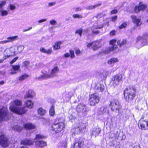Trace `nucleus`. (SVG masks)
<instances>
[{
    "instance_id": "nucleus-1",
    "label": "nucleus",
    "mask_w": 148,
    "mask_h": 148,
    "mask_svg": "<svg viewBox=\"0 0 148 148\" xmlns=\"http://www.w3.org/2000/svg\"><path fill=\"white\" fill-rule=\"evenodd\" d=\"M22 104L21 101L15 100L10 104V110L12 112L19 114L25 113L27 110L26 107L18 108L17 106H20Z\"/></svg>"
},
{
    "instance_id": "nucleus-2",
    "label": "nucleus",
    "mask_w": 148,
    "mask_h": 148,
    "mask_svg": "<svg viewBox=\"0 0 148 148\" xmlns=\"http://www.w3.org/2000/svg\"><path fill=\"white\" fill-rule=\"evenodd\" d=\"M136 89L134 86H130L126 88L124 92L126 101L128 102H131L136 96Z\"/></svg>"
},
{
    "instance_id": "nucleus-3",
    "label": "nucleus",
    "mask_w": 148,
    "mask_h": 148,
    "mask_svg": "<svg viewBox=\"0 0 148 148\" xmlns=\"http://www.w3.org/2000/svg\"><path fill=\"white\" fill-rule=\"evenodd\" d=\"M64 120L62 118H57L52 126V127L56 133L61 132L65 127Z\"/></svg>"
},
{
    "instance_id": "nucleus-4",
    "label": "nucleus",
    "mask_w": 148,
    "mask_h": 148,
    "mask_svg": "<svg viewBox=\"0 0 148 148\" xmlns=\"http://www.w3.org/2000/svg\"><path fill=\"white\" fill-rule=\"evenodd\" d=\"M109 106L112 111L118 113V115L121 114L120 111L122 108V106L117 99H114L110 101Z\"/></svg>"
},
{
    "instance_id": "nucleus-5",
    "label": "nucleus",
    "mask_w": 148,
    "mask_h": 148,
    "mask_svg": "<svg viewBox=\"0 0 148 148\" xmlns=\"http://www.w3.org/2000/svg\"><path fill=\"white\" fill-rule=\"evenodd\" d=\"M44 136L40 134H37L36 135L35 138L34 140L35 142V145L36 146L42 148L46 146L47 145V143L43 140H39L40 139H43Z\"/></svg>"
},
{
    "instance_id": "nucleus-6",
    "label": "nucleus",
    "mask_w": 148,
    "mask_h": 148,
    "mask_svg": "<svg viewBox=\"0 0 148 148\" xmlns=\"http://www.w3.org/2000/svg\"><path fill=\"white\" fill-rule=\"evenodd\" d=\"M10 143L7 137L4 134H0V145L3 148L8 147Z\"/></svg>"
},
{
    "instance_id": "nucleus-7",
    "label": "nucleus",
    "mask_w": 148,
    "mask_h": 148,
    "mask_svg": "<svg viewBox=\"0 0 148 148\" xmlns=\"http://www.w3.org/2000/svg\"><path fill=\"white\" fill-rule=\"evenodd\" d=\"M112 84L114 87L118 86L123 81V75L121 74H116L112 79Z\"/></svg>"
},
{
    "instance_id": "nucleus-8",
    "label": "nucleus",
    "mask_w": 148,
    "mask_h": 148,
    "mask_svg": "<svg viewBox=\"0 0 148 148\" xmlns=\"http://www.w3.org/2000/svg\"><path fill=\"white\" fill-rule=\"evenodd\" d=\"M116 42V40L115 39L110 40V44L111 46L108 47L107 49L103 51V53L106 54H108L111 51L116 49L117 48V46L115 45Z\"/></svg>"
},
{
    "instance_id": "nucleus-9",
    "label": "nucleus",
    "mask_w": 148,
    "mask_h": 148,
    "mask_svg": "<svg viewBox=\"0 0 148 148\" xmlns=\"http://www.w3.org/2000/svg\"><path fill=\"white\" fill-rule=\"evenodd\" d=\"M89 100L90 105L94 106L99 102V97L96 94H94L91 95Z\"/></svg>"
},
{
    "instance_id": "nucleus-10",
    "label": "nucleus",
    "mask_w": 148,
    "mask_h": 148,
    "mask_svg": "<svg viewBox=\"0 0 148 148\" xmlns=\"http://www.w3.org/2000/svg\"><path fill=\"white\" fill-rule=\"evenodd\" d=\"M138 124L139 127L141 129H148V121H146L143 119H141L139 120Z\"/></svg>"
},
{
    "instance_id": "nucleus-11",
    "label": "nucleus",
    "mask_w": 148,
    "mask_h": 148,
    "mask_svg": "<svg viewBox=\"0 0 148 148\" xmlns=\"http://www.w3.org/2000/svg\"><path fill=\"white\" fill-rule=\"evenodd\" d=\"M147 8V5H146L143 4V2H140L138 5L135 7L134 11L136 13H138L140 11L144 10Z\"/></svg>"
},
{
    "instance_id": "nucleus-12",
    "label": "nucleus",
    "mask_w": 148,
    "mask_h": 148,
    "mask_svg": "<svg viewBox=\"0 0 148 148\" xmlns=\"http://www.w3.org/2000/svg\"><path fill=\"white\" fill-rule=\"evenodd\" d=\"M84 140L83 138H80L79 140H76L75 142L74 148H81L84 145Z\"/></svg>"
},
{
    "instance_id": "nucleus-13",
    "label": "nucleus",
    "mask_w": 148,
    "mask_h": 148,
    "mask_svg": "<svg viewBox=\"0 0 148 148\" xmlns=\"http://www.w3.org/2000/svg\"><path fill=\"white\" fill-rule=\"evenodd\" d=\"M6 121V108L3 107L0 109V121Z\"/></svg>"
},
{
    "instance_id": "nucleus-14",
    "label": "nucleus",
    "mask_w": 148,
    "mask_h": 148,
    "mask_svg": "<svg viewBox=\"0 0 148 148\" xmlns=\"http://www.w3.org/2000/svg\"><path fill=\"white\" fill-rule=\"evenodd\" d=\"M34 141L30 139H25L22 140L21 144L22 145L30 146L33 144Z\"/></svg>"
},
{
    "instance_id": "nucleus-15",
    "label": "nucleus",
    "mask_w": 148,
    "mask_h": 148,
    "mask_svg": "<svg viewBox=\"0 0 148 148\" xmlns=\"http://www.w3.org/2000/svg\"><path fill=\"white\" fill-rule=\"evenodd\" d=\"M98 113L100 115L104 114H108L109 111L107 106L101 107L98 111Z\"/></svg>"
},
{
    "instance_id": "nucleus-16",
    "label": "nucleus",
    "mask_w": 148,
    "mask_h": 148,
    "mask_svg": "<svg viewBox=\"0 0 148 148\" xmlns=\"http://www.w3.org/2000/svg\"><path fill=\"white\" fill-rule=\"evenodd\" d=\"M17 37L18 36H17L8 37L7 38V40L0 41V44H3L12 42L16 40Z\"/></svg>"
},
{
    "instance_id": "nucleus-17",
    "label": "nucleus",
    "mask_w": 148,
    "mask_h": 148,
    "mask_svg": "<svg viewBox=\"0 0 148 148\" xmlns=\"http://www.w3.org/2000/svg\"><path fill=\"white\" fill-rule=\"evenodd\" d=\"M103 25L97 26L96 24L94 25L92 27V32L93 34H99L100 32L99 30L97 29H101L103 27Z\"/></svg>"
},
{
    "instance_id": "nucleus-18",
    "label": "nucleus",
    "mask_w": 148,
    "mask_h": 148,
    "mask_svg": "<svg viewBox=\"0 0 148 148\" xmlns=\"http://www.w3.org/2000/svg\"><path fill=\"white\" fill-rule=\"evenodd\" d=\"M146 40L147 38L145 37L144 36H143L142 37L138 36L137 38L136 42H138L139 41H140V42H142L141 46L143 47L146 44Z\"/></svg>"
},
{
    "instance_id": "nucleus-19",
    "label": "nucleus",
    "mask_w": 148,
    "mask_h": 148,
    "mask_svg": "<svg viewBox=\"0 0 148 148\" xmlns=\"http://www.w3.org/2000/svg\"><path fill=\"white\" fill-rule=\"evenodd\" d=\"M101 131L99 128H94L91 130V134L95 137L98 135Z\"/></svg>"
},
{
    "instance_id": "nucleus-20",
    "label": "nucleus",
    "mask_w": 148,
    "mask_h": 148,
    "mask_svg": "<svg viewBox=\"0 0 148 148\" xmlns=\"http://www.w3.org/2000/svg\"><path fill=\"white\" fill-rule=\"evenodd\" d=\"M131 18L133 22L136 24L137 26H140L141 24L140 22V19H138L135 16H132Z\"/></svg>"
},
{
    "instance_id": "nucleus-21",
    "label": "nucleus",
    "mask_w": 148,
    "mask_h": 148,
    "mask_svg": "<svg viewBox=\"0 0 148 148\" xmlns=\"http://www.w3.org/2000/svg\"><path fill=\"white\" fill-rule=\"evenodd\" d=\"M42 75L38 77V79H41L45 78H47L48 77H51L50 73L49 74L47 71H42Z\"/></svg>"
},
{
    "instance_id": "nucleus-22",
    "label": "nucleus",
    "mask_w": 148,
    "mask_h": 148,
    "mask_svg": "<svg viewBox=\"0 0 148 148\" xmlns=\"http://www.w3.org/2000/svg\"><path fill=\"white\" fill-rule=\"evenodd\" d=\"M86 106L83 104H79L77 107V110L78 112H84L86 111Z\"/></svg>"
},
{
    "instance_id": "nucleus-23",
    "label": "nucleus",
    "mask_w": 148,
    "mask_h": 148,
    "mask_svg": "<svg viewBox=\"0 0 148 148\" xmlns=\"http://www.w3.org/2000/svg\"><path fill=\"white\" fill-rule=\"evenodd\" d=\"M93 43L92 48L93 50L94 51L100 48L101 46L99 41H94L93 42Z\"/></svg>"
},
{
    "instance_id": "nucleus-24",
    "label": "nucleus",
    "mask_w": 148,
    "mask_h": 148,
    "mask_svg": "<svg viewBox=\"0 0 148 148\" xmlns=\"http://www.w3.org/2000/svg\"><path fill=\"white\" fill-rule=\"evenodd\" d=\"M23 126L24 128L27 129H34L35 127V125L30 123H27L24 125Z\"/></svg>"
},
{
    "instance_id": "nucleus-25",
    "label": "nucleus",
    "mask_w": 148,
    "mask_h": 148,
    "mask_svg": "<svg viewBox=\"0 0 148 148\" xmlns=\"http://www.w3.org/2000/svg\"><path fill=\"white\" fill-rule=\"evenodd\" d=\"M35 95V93L33 91L31 90H29L27 93L26 95L25 96L24 98L26 99L29 98H32Z\"/></svg>"
},
{
    "instance_id": "nucleus-26",
    "label": "nucleus",
    "mask_w": 148,
    "mask_h": 148,
    "mask_svg": "<svg viewBox=\"0 0 148 148\" xmlns=\"http://www.w3.org/2000/svg\"><path fill=\"white\" fill-rule=\"evenodd\" d=\"M108 74V72L106 70H105L100 73V76L101 77L102 79H104L106 78Z\"/></svg>"
},
{
    "instance_id": "nucleus-27",
    "label": "nucleus",
    "mask_w": 148,
    "mask_h": 148,
    "mask_svg": "<svg viewBox=\"0 0 148 148\" xmlns=\"http://www.w3.org/2000/svg\"><path fill=\"white\" fill-rule=\"evenodd\" d=\"M59 71V69L57 67H55L52 69L51 72L50 73V76L51 77L56 76V74Z\"/></svg>"
},
{
    "instance_id": "nucleus-28",
    "label": "nucleus",
    "mask_w": 148,
    "mask_h": 148,
    "mask_svg": "<svg viewBox=\"0 0 148 148\" xmlns=\"http://www.w3.org/2000/svg\"><path fill=\"white\" fill-rule=\"evenodd\" d=\"M40 50L41 52L46 53L47 54H50L52 52V49L51 48L48 49H45L44 48L41 47L40 49Z\"/></svg>"
},
{
    "instance_id": "nucleus-29",
    "label": "nucleus",
    "mask_w": 148,
    "mask_h": 148,
    "mask_svg": "<svg viewBox=\"0 0 148 148\" xmlns=\"http://www.w3.org/2000/svg\"><path fill=\"white\" fill-rule=\"evenodd\" d=\"M101 5V3H98L94 5H91L86 8V9L87 10H92L98 7Z\"/></svg>"
},
{
    "instance_id": "nucleus-30",
    "label": "nucleus",
    "mask_w": 148,
    "mask_h": 148,
    "mask_svg": "<svg viewBox=\"0 0 148 148\" xmlns=\"http://www.w3.org/2000/svg\"><path fill=\"white\" fill-rule=\"evenodd\" d=\"M38 112L39 114L43 116L46 114V111L44 109L42 108H40L38 109Z\"/></svg>"
},
{
    "instance_id": "nucleus-31",
    "label": "nucleus",
    "mask_w": 148,
    "mask_h": 148,
    "mask_svg": "<svg viewBox=\"0 0 148 148\" xmlns=\"http://www.w3.org/2000/svg\"><path fill=\"white\" fill-rule=\"evenodd\" d=\"M127 41L126 40L123 39L117 41V44L120 47L123 46L126 43Z\"/></svg>"
},
{
    "instance_id": "nucleus-32",
    "label": "nucleus",
    "mask_w": 148,
    "mask_h": 148,
    "mask_svg": "<svg viewBox=\"0 0 148 148\" xmlns=\"http://www.w3.org/2000/svg\"><path fill=\"white\" fill-rule=\"evenodd\" d=\"M26 106L29 108H31L33 107V103L30 100H28L25 102Z\"/></svg>"
},
{
    "instance_id": "nucleus-33",
    "label": "nucleus",
    "mask_w": 148,
    "mask_h": 148,
    "mask_svg": "<svg viewBox=\"0 0 148 148\" xmlns=\"http://www.w3.org/2000/svg\"><path fill=\"white\" fill-rule=\"evenodd\" d=\"M119 61L118 59L116 58H112L110 59L108 61V64H114Z\"/></svg>"
},
{
    "instance_id": "nucleus-34",
    "label": "nucleus",
    "mask_w": 148,
    "mask_h": 148,
    "mask_svg": "<svg viewBox=\"0 0 148 148\" xmlns=\"http://www.w3.org/2000/svg\"><path fill=\"white\" fill-rule=\"evenodd\" d=\"M104 88V86L101 84H98L97 86V90H99L100 91L102 92Z\"/></svg>"
},
{
    "instance_id": "nucleus-35",
    "label": "nucleus",
    "mask_w": 148,
    "mask_h": 148,
    "mask_svg": "<svg viewBox=\"0 0 148 148\" xmlns=\"http://www.w3.org/2000/svg\"><path fill=\"white\" fill-rule=\"evenodd\" d=\"M61 42L59 41L56 42L54 45H53V49L55 50H57L60 48V45Z\"/></svg>"
},
{
    "instance_id": "nucleus-36",
    "label": "nucleus",
    "mask_w": 148,
    "mask_h": 148,
    "mask_svg": "<svg viewBox=\"0 0 148 148\" xmlns=\"http://www.w3.org/2000/svg\"><path fill=\"white\" fill-rule=\"evenodd\" d=\"M16 49L15 47H11L9 49H8V52H10L11 53L12 56L14 55L15 53Z\"/></svg>"
},
{
    "instance_id": "nucleus-37",
    "label": "nucleus",
    "mask_w": 148,
    "mask_h": 148,
    "mask_svg": "<svg viewBox=\"0 0 148 148\" xmlns=\"http://www.w3.org/2000/svg\"><path fill=\"white\" fill-rule=\"evenodd\" d=\"M86 123H82L80 124L79 126L80 131L82 132L83 130H85L86 129Z\"/></svg>"
},
{
    "instance_id": "nucleus-38",
    "label": "nucleus",
    "mask_w": 148,
    "mask_h": 148,
    "mask_svg": "<svg viewBox=\"0 0 148 148\" xmlns=\"http://www.w3.org/2000/svg\"><path fill=\"white\" fill-rule=\"evenodd\" d=\"M49 114L51 116H53L55 114V110L54 106L53 105L49 110Z\"/></svg>"
},
{
    "instance_id": "nucleus-39",
    "label": "nucleus",
    "mask_w": 148,
    "mask_h": 148,
    "mask_svg": "<svg viewBox=\"0 0 148 148\" xmlns=\"http://www.w3.org/2000/svg\"><path fill=\"white\" fill-rule=\"evenodd\" d=\"M8 49H6L5 50V58L4 59H6L10 56H12L11 53H10V52H8Z\"/></svg>"
},
{
    "instance_id": "nucleus-40",
    "label": "nucleus",
    "mask_w": 148,
    "mask_h": 148,
    "mask_svg": "<svg viewBox=\"0 0 148 148\" xmlns=\"http://www.w3.org/2000/svg\"><path fill=\"white\" fill-rule=\"evenodd\" d=\"M72 131L73 132L74 131V133L75 134H78L81 132H82V131H80L79 127L72 129Z\"/></svg>"
},
{
    "instance_id": "nucleus-41",
    "label": "nucleus",
    "mask_w": 148,
    "mask_h": 148,
    "mask_svg": "<svg viewBox=\"0 0 148 148\" xmlns=\"http://www.w3.org/2000/svg\"><path fill=\"white\" fill-rule=\"evenodd\" d=\"M28 76V75L26 74L23 75L20 77H19V80L20 81L23 80H24L25 78H27Z\"/></svg>"
},
{
    "instance_id": "nucleus-42",
    "label": "nucleus",
    "mask_w": 148,
    "mask_h": 148,
    "mask_svg": "<svg viewBox=\"0 0 148 148\" xmlns=\"http://www.w3.org/2000/svg\"><path fill=\"white\" fill-rule=\"evenodd\" d=\"M13 129L17 131H21L22 129V128L18 125H16L13 127Z\"/></svg>"
},
{
    "instance_id": "nucleus-43",
    "label": "nucleus",
    "mask_w": 148,
    "mask_h": 148,
    "mask_svg": "<svg viewBox=\"0 0 148 148\" xmlns=\"http://www.w3.org/2000/svg\"><path fill=\"white\" fill-rule=\"evenodd\" d=\"M12 68L15 70L16 71H17L20 68V66L19 65H12Z\"/></svg>"
},
{
    "instance_id": "nucleus-44",
    "label": "nucleus",
    "mask_w": 148,
    "mask_h": 148,
    "mask_svg": "<svg viewBox=\"0 0 148 148\" xmlns=\"http://www.w3.org/2000/svg\"><path fill=\"white\" fill-rule=\"evenodd\" d=\"M106 16V14H105L103 13H100L98 14L97 16L94 17V18L95 17L99 19L102 17L105 16Z\"/></svg>"
},
{
    "instance_id": "nucleus-45",
    "label": "nucleus",
    "mask_w": 148,
    "mask_h": 148,
    "mask_svg": "<svg viewBox=\"0 0 148 148\" xmlns=\"http://www.w3.org/2000/svg\"><path fill=\"white\" fill-rule=\"evenodd\" d=\"M73 17L74 18H82V16L77 14H75L73 15Z\"/></svg>"
},
{
    "instance_id": "nucleus-46",
    "label": "nucleus",
    "mask_w": 148,
    "mask_h": 148,
    "mask_svg": "<svg viewBox=\"0 0 148 148\" xmlns=\"http://www.w3.org/2000/svg\"><path fill=\"white\" fill-rule=\"evenodd\" d=\"M24 47L23 46L19 45L17 47L18 52L19 53L21 52L23 50Z\"/></svg>"
},
{
    "instance_id": "nucleus-47",
    "label": "nucleus",
    "mask_w": 148,
    "mask_h": 148,
    "mask_svg": "<svg viewBox=\"0 0 148 148\" xmlns=\"http://www.w3.org/2000/svg\"><path fill=\"white\" fill-rule=\"evenodd\" d=\"M67 145L65 142L61 143L59 147V148H66Z\"/></svg>"
},
{
    "instance_id": "nucleus-48",
    "label": "nucleus",
    "mask_w": 148,
    "mask_h": 148,
    "mask_svg": "<svg viewBox=\"0 0 148 148\" xmlns=\"http://www.w3.org/2000/svg\"><path fill=\"white\" fill-rule=\"evenodd\" d=\"M82 29L80 28L79 29L76 30L75 31L76 34H79V36H82Z\"/></svg>"
},
{
    "instance_id": "nucleus-49",
    "label": "nucleus",
    "mask_w": 148,
    "mask_h": 148,
    "mask_svg": "<svg viewBox=\"0 0 148 148\" xmlns=\"http://www.w3.org/2000/svg\"><path fill=\"white\" fill-rule=\"evenodd\" d=\"M8 7L11 10H13L16 8L15 6L13 4H10Z\"/></svg>"
},
{
    "instance_id": "nucleus-50",
    "label": "nucleus",
    "mask_w": 148,
    "mask_h": 148,
    "mask_svg": "<svg viewBox=\"0 0 148 148\" xmlns=\"http://www.w3.org/2000/svg\"><path fill=\"white\" fill-rule=\"evenodd\" d=\"M127 24L126 23H124L121 24L119 27L120 29H122L125 28L127 26Z\"/></svg>"
},
{
    "instance_id": "nucleus-51",
    "label": "nucleus",
    "mask_w": 148,
    "mask_h": 148,
    "mask_svg": "<svg viewBox=\"0 0 148 148\" xmlns=\"http://www.w3.org/2000/svg\"><path fill=\"white\" fill-rule=\"evenodd\" d=\"M69 52L71 55V58H74L75 57V55L74 51L73 50H70L69 51Z\"/></svg>"
},
{
    "instance_id": "nucleus-52",
    "label": "nucleus",
    "mask_w": 148,
    "mask_h": 148,
    "mask_svg": "<svg viewBox=\"0 0 148 148\" xmlns=\"http://www.w3.org/2000/svg\"><path fill=\"white\" fill-rule=\"evenodd\" d=\"M8 14V12L6 10H2L1 11V15L2 16L7 15Z\"/></svg>"
},
{
    "instance_id": "nucleus-53",
    "label": "nucleus",
    "mask_w": 148,
    "mask_h": 148,
    "mask_svg": "<svg viewBox=\"0 0 148 148\" xmlns=\"http://www.w3.org/2000/svg\"><path fill=\"white\" fill-rule=\"evenodd\" d=\"M17 73V71H16L15 70L13 69L12 68L10 69V73L11 75H13Z\"/></svg>"
},
{
    "instance_id": "nucleus-54",
    "label": "nucleus",
    "mask_w": 148,
    "mask_h": 148,
    "mask_svg": "<svg viewBox=\"0 0 148 148\" xmlns=\"http://www.w3.org/2000/svg\"><path fill=\"white\" fill-rule=\"evenodd\" d=\"M50 23L52 25H55L57 24V23L56 21L55 20H52L50 21Z\"/></svg>"
},
{
    "instance_id": "nucleus-55",
    "label": "nucleus",
    "mask_w": 148,
    "mask_h": 148,
    "mask_svg": "<svg viewBox=\"0 0 148 148\" xmlns=\"http://www.w3.org/2000/svg\"><path fill=\"white\" fill-rule=\"evenodd\" d=\"M56 4V2H51L49 3L48 6L49 7H51L54 5Z\"/></svg>"
},
{
    "instance_id": "nucleus-56",
    "label": "nucleus",
    "mask_w": 148,
    "mask_h": 148,
    "mask_svg": "<svg viewBox=\"0 0 148 148\" xmlns=\"http://www.w3.org/2000/svg\"><path fill=\"white\" fill-rule=\"evenodd\" d=\"M18 57H16L13 60H12L10 62V63L11 64H13L18 59Z\"/></svg>"
},
{
    "instance_id": "nucleus-57",
    "label": "nucleus",
    "mask_w": 148,
    "mask_h": 148,
    "mask_svg": "<svg viewBox=\"0 0 148 148\" xmlns=\"http://www.w3.org/2000/svg\"><path fill=\"white\" fill-rule=\"evenodd\" d=\"M29 62L28 61H26L23 62V64L24 66H26L29 65Z\"/></svg>"
},
{
    "instance_id": "nucleus-58",
    "label": "nucleus",
    "mask_w": 148,
    "mask_h": 148,
    "mask_svg": "<svg viewBox=\"0 0 148 148\" xmlns=\"http://www.w3.org/2000/svg\"><path fill=\"white\" fill-rule=\"evenodd\" d=\"M6 1H3L1 3H0V9L2 8V6L5 4Z\"/></svg>"
},
{
    "instance_id": "nucleus-59",
    "label": "nucleus",
    "mask_w": 148,
    "mask_h": 148,
    "mask_svg": "<svg viewBox=\"0 0 148 148\" xmlns=\"http://www.w3.org/2000/svg\"><path fill=\"white\" fill-rule=\"evenodd\" d=\"M115 32H116L115 30H113L110 33V36H113L114 35Z\"/></svg>"
},
{
    "instance_id": "nucleus-60",
    "label": "nucleus",
    "mask_w": 148,
    "mask_h": 148,
    "mask_svg": "<svg viewBox=\"0 0 148 148\" xmlns=\"http://www.w3.org/2000/svg\"><path fill=\"white\" fill-rule=\"evenodd\" d=\"M117 12V10H114L111 12V14H116Z\"/></svg>"
},
{
    "instance_id": "nucleus-61",
    "label": "nucleus",
    "mask_w": 148,
    "mask_h": 148,
    "mask_svg": "<svg viewBox=\"0 0 148 148\" xmlns=\"http://www.w3.org/2000/svg\"><path fill=\"white\" fill-rule=\"evenodd\" d=\"M117 16H114L112 17V21H115L117 19Z\"/></svg>"
},
{
    "instance_id": "nucleus-62",
    "label": "nucleus",
    "mask_w": 148,
    "mask_h": 148,
    "mask_svg": "<svg viewBox=\"0 0 148 148\" xmlns=\"http://www.w3.org/2000/svg\"><path fill=\"white\" fill-rule=\"evenodd\" d=\"M47 21L46 19H43L39 20L38 21V22L39 23H42L44 21Z\"/></svg>"
},
{
    "instance_id": "nucleus-63",
    "label": "nucleus",
    "mask_w": 148,
    "mask_h": 148,
    "mask_svg": "<svg viewBox=\"0 0 148 148\" xmlns=\"http://www.w3.org/2000/svg\"><path fill=\"white\" fill-rule=\"evenodd\" d=\"M75 53L76 54H79L80 53V51L79 49H77L75 50Z\"/></svg>"
},
{
    "instance_id": "nucleus-64",
    "label": "nucleus",
    "mask_w": 148,
    "mask_h": 148,
    "mask_svg": "<svg viewBox=\"0 0 148 148\" xmlns=\"http://www.w3.org/2000/svg\"><path fill=\"white\" fill-rule=\"evenodd\" d=\"M82 10V9L79 7L76 8H75V11L77 12L79 11H80Z\"/></svg>"
}]
</instances>
